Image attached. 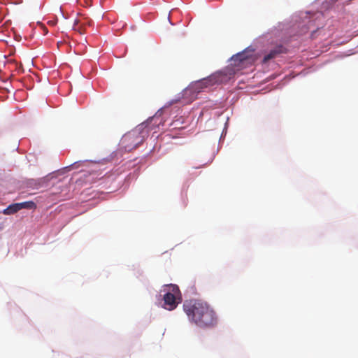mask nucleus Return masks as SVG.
Returning <instances> with one entry per match:
<instances>
[{
	"instance_id": "nucleus-1",
	"label": "nucleus",
	"mask_w": 358,
	"mask_h": 358,
	"mask_svg": "<svg viewBox=\"0 0 358 358\" xmlns=\"http://www.w3.org/2000/svg\"><path fill=\"white\" fill-rule=\"evenodd\" d=\"M231 60L234 62V66L241 68L244 64L248 62V57L245 52H243L234 55ZM238 69H235L233 66H227L222 71L215 72L206 78L192 83L184 90V95L187 96L192 94V97L191 98V101H192L195 98V95L204 88L217 84L227 83L234 77L236 70Z\"/></svg>"
},
{
	"instance_id": "nucleus-2",
	"label": "nucleus",
	"mask_w": 358,
	"mask_h": 358,
	"mask_svg": "<svg viewBox=\"0 0 358 358\" xmlns=\"http://www.w3.org/2000/svg\"><path fill=\"white\" fill-rule=\"evenodd\" d=\"M183 310L189 320L201 328L214 327L217 322L215 310L206 302L191 299L183 303Z\"/></svg>"
},
{
	"instance_id": "nucleus-3",
	"label": "nucleus",
	"mask_w": 358,
	"mask_h": 358,
	"mask_svg": "<svg viewBox=\"0 0 358 358\" xmlns=\"http://www.w3.org/2000/svg\"><path fill=\"white\" fill-rule=\"evenodd\" d=\"M156 117H152L147 120V122L139 124L134 129L129 131L122 138V143L128 150L136 148L145 140L148 133V129H145L148 127L150 122L156 120Z\"/></svg>"
},
{
	"instance_id": "nucleus-4",
	"label": "nucleus",
	"mask_w": 358,
	"mask_h": 358,
	"mask_svg": "<svg viewBox=\"0 0 358 358\" xmlns=\"http://www.w3.org/2000/svg\"><path fill=\"white\" fill-rule=\"evenodd\" d=\"M164 308L168 310H174L180 303V291L176 285L169 284L164 285Z\"/></svg>"
},
{
	"instance_id": "nucleus-5",
	"label": "nucleus",
	"mask_w": 358,
	"mask_h": 358,
	"mask_svg": "<svg viewBox=\"0 0 358 358\" xmlns=\"http://www.w3.org/2000/svg\"><path fill=\"white\" fill-rule=\"evenodd\" d=\"M286 52L287 49L285 47H284L282 45H277L264 55L262 59V64H266L270 60L273 59L278 57L280 55Z\"/></svg>"
},
{
	"instance_id": "nucleus-6",
	"label": "nucleus",
	"mask_w": 358,
	"mask_h": 358,
	"mask_svg": "<svg viewBox=\"0 0 358 358\" xmlns=\"http://www.w3.org/2000/svg\"><path fill=\"white\" fill-rule=\"evenodd\" d=\"M87 24L90 25V21L83 22L80 20H76L73 25V29L78 31L80 34H83L85 31V26Z\"/></svg>"
},
{
	"instance_id": "nucleus-7",
	"label": "nucleus",
	"mask_w": 358,
	"mask_h": 358,
	"mask_svg": "<svg viewBox=\"0 0 358 358\" xmlns=\"http://www.w3.org/2000/svg\"><path fill=\"white\" fill-rule=\"evenodd\" d=\"M20 210L17 203H13L9 205L6 209L3 210L4 215H13Z\"/></svg>"
},
{
	"instance_id": "nucleus-8",
	"label": "nucleus",
	"mask_w": 358,
	"mask_h": 358,
	"mask_svg": "<svg viewBox=\"0 0 358 358\" xmlns=\"http://www.w3.org/2000/svg\"><path fill=\"white\" fill-rule=\"evenodd\" d=\"M20 210L22 209H35L36 208V205L34 201H24L22 203H17Z\"/></svg>"
}]
</instances>
